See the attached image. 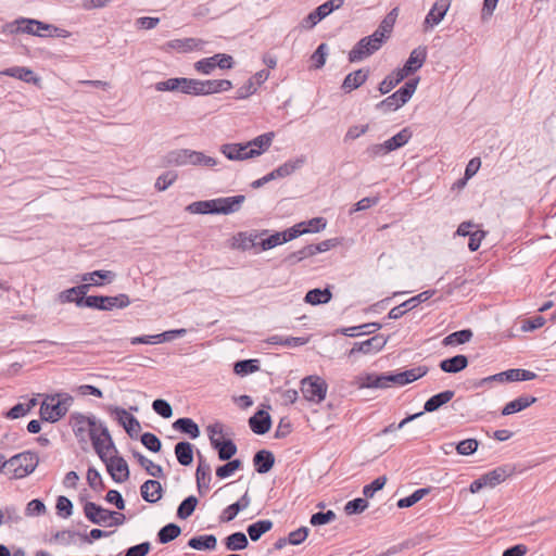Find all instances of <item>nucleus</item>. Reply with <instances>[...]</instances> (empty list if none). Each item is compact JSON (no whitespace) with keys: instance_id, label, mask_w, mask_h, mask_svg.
<instances>
[{"instance_id":"1","label":"nucleus","mask_w":556,"mask_h":556,"mask_svg":"<svg viewBox=\"0 0 556 556\" xmlns=\"http://www.w3.org/2000/svg\"><path fill=\"white\" fill-rule=\"evenodd\" d=\"M72 430L81 444L83 450H86L89 442H91L100 459H104L103 450H114V452H117L108 427L94 415L72 413Z\"/></svg>"},{"instance_id":"2","label":"nucleus","mask_w":556,"mask_h":556,"mask_svg":"<svg viewBox=\"0 0 556 556\" xmlns=\"http://www.w3.org/2000/svg\"><path fill=\"white\" fill-rule=\"evenodd\" d=\"M39 462L35 452L26 451L12 456L4 463V475L10 478L21 479L30 475L37 467Z\"/></svg>"},{"instance_id":"3","label":"nucleus","mask_w":556,"mask_h":556,"mask_svg":"<svg viewBox=\"0 0 556 556\" xmlns=\"http://www.w3.org/2000/svg\"><path fill=\"white\" fill-rule=\"evenodd\" d=\"M328 390L327 382L319 376H307L301 380V391L305 400L320 403Z\"/></svg>"},{"instance_id":"4","label":"nucleus","mask_w":556,"mask_h":556,"mask_svg":"<svg viewBox=\"0 0 556 556\" xmlns=\"http://www.w3.org/2000/svg\"><path fill=\"white\" fill-rule=\"evenodd\" d=\"M538 377V375L533 371L521 369V368H513L508 369L485 378L480 379L479 381L475 382L476 388L483 387L484 384H488L490 382L496 381V382H514V381H528L533 380Z\"/></svg>"},{"instance_id":"5","label":"nucleus","mask_w":556,"mask_h":556,"mask_svg":"<svg viewBox=\"0 0 556 556\" xmlns=\"http://www.w3.org/2000/svg\"><path fill=\"white\" fill-rule=\"evenodd\" d=\"M111 450H103V458L101 459L111 475L112 479L122 483L129 479V468L127 462L122 456H108V452Z\"/></svg>"},{"instance_id":"6","label":"nucleus","mask_w":556,"mask_h":556,"mask_svg":"<svg viewBox=\"0 0 556 556\" xmlns=\"http://www.w3.org/2000/svg\"><path fill=\"white\" fill-rule=\"evenodd\" d=\"M72 302L79 308H91L101 311L102 295H88V285L72 287Z\"/></svg>"},{"instance_id":"7","label":"nucleus","mask_w":556,"mask_h":556,"mask_svg":"<svg viewBox=\"0 0 556 556\" xmlns=\"http://www.w3.org/2000/svg\"><path fill=\"white\" fill-rule=\"evenodd\" d=\"M16 24V31L17 33H24L29 35H35L39 37L43 36H52V31H56L58 28L50 25L42 23L37 20L31 18H20L15 21Z\"/></svg>"},{"instance_id":"8","label":"nucleus","mask_w":556,"mask_h":556,"mask_svg":"<svg viewBox=\"0 0 556 556\" xmlns=\"http://www.w3.org/2000/svg\"><path fill=\"white\" fill-rule=\"evenodd\" d=\"M377 42L376 39H371L369 36L363 37L349 52V61L355 63L369 58L381 48Z\"/></svg>"},{"instance_id":"9","label":"nucleus","mask_w":556,"mask_h":556,"mask_svg":"<svg viewBox=\"0 0 556 556\" xmlns=\"http://www.w3.org/2000/svg\"><path fill=\"white\" fill-rule=\"evenodd\" d=\"M435 293V290H426L419 294L404 301L402 304L390 309L388 318L399 319L404 316L407 312L414 309L419 304L428 301Z\"/></svg>"},{"instance_id":"10","label":"nucleus","mask_w":556,"mask_h":556,"mask_svg":"<svg viewBox=\"0 0 556 556\" xmlns=\"http://www.w3.org/2000/svg\"><path fill=\"white\" fill-rule=\"evenodd\" d=\"M388 342V338L382 334H376L365 341L355 342L353 348L349 351L348 356L352 357L356 353L371 354L381 351Z\"/></svg>"},{"instance_id":"11","label":"nucleus","mask_w":556,"mask_h":556,"mask_svg":"<svg viewBox=\"0 0 556 556\" xmlns=\"http://www.w3.org/2000/svg\"><path fill=\"white\" fill-rule=\"evenodd\" d=\"M197 455L199 458L198 468L195 471V480L197 488L201 495H203L210 489V482L212 480V468L208 463H206L202 453L198 450Z\"/></svg>"},{"instance_id":"12","label":"nucleus","mask_w":556,"mask_h":556,"mask_svg":"<svg viewBox=\"0 0 556 556\" xmlns=\"http://www.w3.org/2000/svg\"><path fill=\"white\" fill-rule=\"evenodd\" d=\"M84 514L90 522L100 526H108V521L113 515L111 514V510H108L93 502L85 503Z\"/></svg>"},{"instance_id":"13","label":"nucleus","mask_w":556,"mask_h":556,"mask_svg":"<svg viewBox=\"0 0 556 556\" xmlns=\"http://www.w3.org/2000/svg\"><path fill=\"white\" fill-rule=\"evenodd\" d=\"M369 75L370 70L368 67H363L351 72L344 77L341 89L344 91V93H350L363 86L367 81Z\"/></svg>"},{"instance_id":"14","label":"nucleus","mask_w":556,"mask_h":556,"mask_svg":"<svg viewBox=\"0 0 556 556\" xmlns=\"http://www.w3.org/2000/svg\"><path fill=\"white\" fill-rule=\"evenodd\" d=\"M427 60V48L419 46L414 49L402 68H399L405 76L417 72Z\"/></svg>"},{"instance_id":"15","label":"nucleus","mask_w":556,"mask_h":556,"mask_svg":"<svg viewBox=\"0 0 556 556\" xmlns=\"http://www.w3.org/2000/svg\"><path fill=\"white\" fill-rule=\"evenodd\" d=\"M274 137L275 132L269 131L245 142L249 148V152L245 156H251V159H253L263 154L271 146Z\"/></svg>"},{"instance_id":"16","label":"nucleus","mask_w":556,"mask_h":556,"mask_svg":"<svg viewBox=\"0 0 556 556\" xmlns=\"http://www.w3.org/2000/svg\"><path fill=\"white\" fill-rule=\"evenodd\" d=\"M215 204V214H232L238 212L241 208V205L245 201V197L242 194L226 197V198H217Z\"/></svg>"},{"instance_id":"17","label":"nucleus","mask_w":556,"mask_h":556,"mask_svg":"<svg viewBox=\"0 0 556 556\" xmlns=\"http://www.w3.org/2000/svg\"><path fill=\"white\" fill-rule=\"evenodd\" d=\"M452 0H435L434 4L426 15L424 25L425 27H434L444 18L450 9Z\"/></svg>"},{"instance_id":"18","label":"nucleus","mask_w":556,"mask_h":556,"mask_svg":"<svg viewBox=\"0 0 556 556\" xmlns=\"http://www.w3.org/2000/svg\"><path fill=\"white\" fill-rule=\"evenodd\" d=\"M111 413L116 415L118 422L124 427L128 435L134 437L132 432H138L140 430L141 427L138 419L126 409L115 406L111 408Z\"/></svg>"},{"instance_id":"19","label":"nucleus","mask_w":556,"mask_h":556,"mask_svg":"<svg viewBox=\"0 0 556 556\" xmlns=\"http://www.w3.org/2000/svg\"><path fill=\"white\" fill-rule=\"evenodd\" d=\"M249 426L255 434L263 435L270 430L271 417L266 410L260 409L249 418Z\"/></svg>"},{"instance_id":"20","label":"nucleus","mask_w":556,"mask_h":556,"mask_svg":"<svg viewBox=\"0 0 556 556\" xmlns=\"http://www.w3.org/2000/svg\"><path fill=\"white\" fill-rule=\"evenodd\" d=\"M140 494L147 503L155 504L163 496L162 484L157 480H147L140 486Z\"/></svg>"},{"instance_id":"21","label":"nucleus","mask_w":556,"mask_h":556,"mask_svg":"<svg viewBox=\"0 0 556 556\" xmlns=\"http://www.w3.org/2000/svg\"><path fill=\"white\" fill-rule=\"evenodd\" d=\"M66 414V407L62 402L48 403L45 401L40 406V417L45 421L54 422Z\"/></svg>"},{"instance_id":"22","label":"nucleus","mask_w":556,"mask_h":556,"mask_svg":"<svg viewBox=\"0 0 556 556\" xmlns=\"http://www.w3.org/2000/svg\"><path fill=\"white\" fill-rule=\"evenodd\" d=\"M255 471L263 475L271 470L275 465V456L268 450H260L253 456Z\"/></svg>"},{"instance_id":"23","label":"nucleus","mask_w":556,"mask_h":556,"mask_svg":"<svg viewBox=\"0 0 556 556\" xmlns=\"http://www.w3.org/2000/svg\"><path fill=\"white\" fill-rule=\"evenodd\" d=\"M212 447L217 451L220 460H229L237 452L238 447L231 439H212Z\"/></svg>"},{"instance_id":"24","label":"nucleus","mask_w":556,"mask_h":556,"mask_svg":"<svg viewBox=\"0 0 556 556\" xmlns=\"http://www.w3.org/2000/svg\"><path fill=\"white\" fill-rule=\"evenodd\" d=\"M203 40L198 38H182V39H173L166 42V48L176 50L181 53L191 52L193 50L201 49Z\"/></svg>"},{"instance_id":"25","label":"nucleus","mask_w":556,"mask_h":556,"mask_svg":"<svg viewBox=\"0 0 556 556\" xmlns=\"http://www.w3.org/2000/svg\"><path fill=\"white\" fill-rule=\"evenodd\" d=\"M538 401L536 397L534 396H530V395H521V396H518L517 399L508 402L503 408H502V412L501 414L503 416H508V415H511V414H515V413H519L526 408H528L529 406H531L532 404H534L535 402Z\"/></svg>"},{"instance_id":"26","label":"nucleus","mask_w":556,"mask_h":556,"mask_svg":"<svg viewBox=\"0 0 556 556\" xmlns=\"http://www.w3.org/2000/svg\"><path fill=\"white\" fill-rule=\"evenodd\" d=\"M468 366V357L458 354L440 362L439 367L442 371L447 374H457Z\"/></svg>"},{"instance_id":"27","label":"nucleus","mask_w":556,"mask_h":556,"mask_svg":"<svg viewBox=\"0 0 556 556\" xmlns=\"http://www.w3.org/2000/svg\"><path fill=\"white\" fill-rule=\"evenodd\" d=\"M220 152L230 161L251 159V156H245L249 152L247 143H225L220 147Z\"/></svg>"},{"instance_id":"28","label":"nucleus","mask_w":556,"mask_h":556,"mask_svg":"<svg viewBox=\"0 0 556 556\" xmlns=\"http://www.w3.org/2000/svg\"><path fill=\"white\" fill-rule=\"evenodd\" d=\"M455 395L453 390H445L429 397L424 405V414L432 413L448 403Z\"/></svg>"},{"instance_id":"29","label":"nucleus","mask_w":556,"mask_h":556,"mask_svg":"<svg viewBox=\"0 0 556 556\" xmlns=\"http://www.w3.org/2000/svg\"><path fill=\"white\" fill-rule=\"evenodd\" d=\"M116 274L111 270H94L83 275L81 280L85 281L84 285H88L89 290L91 287L102 286L103 281L112 282Z\"/></svg>"},{"instance_id":"30","label":"nucleus","mask_w":556,"mask_h":556,"mask_svg":"<svg viewBox=\"0 0 556 556\" xmlns=\"http://www.w3.org/2000/svg\"><path fill=\"white\" fill-rule=\"evenodd\" d=\"M173 428L184 434L189 435V438L192 440L199 438L201 434L198 424L189 417H181L176 419L173 422Z\"/></svg>"},{"instance_id":"31","label":"nucleus","mask_w":556,"mask_h":556,"mask_svg":"<svg viewBox=\"0 0 556 556\" xmlns=\"http://www.w3.org/2000/svg\"><path fill=\"white\" fill-rule=\"evenodd\" d=\"M193 447L188 441H180L175 445V456L181 466H190L193 463Z\"/></svg>"},{"instance_id":"32","label":"nucleus","mask_w":556,"mask_h":556,"mask_svg":"<svg viewBox=\"0 0 556 556\" xmlns=\"http://www.w3.org/2000/svg\"><path fill=\"white\" fill-rule=\"evenodd\" d=\"M511 475V470L506 466L496 467L495 469L482 475L485 485L494 488L504 482Z\"/></svg>"},{"instance_id":"33","label":"nucleus","mask_w":556,"mask_h":556,"mask_svg":"<svg viewBox=\"0 0 556 556\" xmlns=\"http://www.w3.org/2000/svg\"><path fill=\"white\" fill-rule=\"evenodd\" d=\"M332 299L330 288L325 289L315 288L309 290L304 298V301L311 305L326 304Z\"/></svg>"},{"instance_id":"34","label":"nucleus","mask_w":556,"mask_h":556,"mask_svg":"<svg viewBox=\"0 0 556 556\" xmlns=\"http://www.w3.org/2000/svg\"><path fill=\"white\" fill-rule=\"evenodd\" d=\"M202 96L228 91L232 88V83L228 79L202 80Z\"/></svg>"},{"instance_id":"35","label":"nucleus","mask_w":556,"mask_h":556,"mask_svg":"<svg viewBox=\"0 0 556 556\" xmlns=\"http://www.w3.org/2000/svg\"><path fill=\"white\" fill-rule=\"evenodd\" d=\"M306 163V156L300 155L293 160H288L276 168V176L285 178L292 175L295 170L300 169Z\"/></svg>"},{"instance_id":"36","label":"nucleus","mask_w":556,"mask_h":556,"mask_svg":"<svg viewBox=\"0 0 556 556\" xmlns=\"http://www.w3.org/2000/svg\"><path fill=\"white\" fill-rule=\"evenodd\" d=\"M188 545L197 551L214 549L217 545V539L214 534L198 535L191 538Z\"/></svg>"},{"instance_id":"37","label":"nucleus","mask_w":556,"mask_h":556,"mask_svg":"<svg viewBox=\"0 0 556 556\" xmlns=\"http://www.w3.org/2000/svg\"><path fill=\"white\" fill-rule=\"evenodd\" d=\"M3 74L23 80L25 83H33L35 85L38 84L40 80L39 77H37L31 70L22 66L7 68L3 72Z\"/></svg>"},{"instance_id":"38","label":"nucleus","mask_w":556,"mask_h":556,"mask_svg":"<svg viewBox=\"0 0 556 556\" xmlns=\"http://www.w3.org/2000/svg\"><path fill=\"white\" fill-rule=\"evenodd\" d=\"M225 547L228 551L236 552L245 549L249 546V540L243 532H233L224 540Z\"/></svg>"},{"instance_id":"39","label":"nucleus","mask_w":556,"mask_h":556,"mask_svg":"<svg viewBox=\"0 0 556 556\" xmlns=\"http://www.w3.org/2000/svg\"><path fill=\"white\" fill-rule=\"evenodd\" d=\"M413 132L409 127H405L400 130L397 134L392 136L390 139L386 140L384 143L388 147L389 151H395L402 147H404L412 138Z\"/></svg>"},{"instance_id":"40","label":"nucleus","mask_w":556,"mask_h":556,"mask_svg":"<svg viewBox=\"0 0 556 556\" xmlns=\"http://www.w3.org/2000/svg\"><path fill=\"white\" fill-rule=\"evenodd\" d=\"M102 308L101 311H112L114 308H125L130 304L129 296L121 293L114 296L102 295Z\"/></svg>"},{"instance_id":"41","label":"nucleus","mask_w":556,"mask_h":556,"mask_svg":"<svg viewBox=\"0 0 556 556\" xmlns=\"http://www.w3.org/2000/svg\"><path fill=\"white\" fill-rule=\"evenodd\" d=\"M132 456L138 460L140 466L154 478H164L163 468L160 465L154 464L152 460L147 458L138 451H132Z\"/></svg>"},{"instance_id":"42","label":"nucleus","mask_w":556,"mask_h":556,"mask_svg":"<svg viewBox=\"0 0 556 556\" xmlns=\"http://www.w3.org/2000/svg\"><path fill=\"white\" fill-rule=\"evenodd\" d=\"M273 526H274V523L271 520L263 519V520H258L254 523L249 525L247 528V532H248L250 539L253 542H256L261 539V536L263 534H265L266 532L271 530Z\"/></svg>"},{"instance_id":"43","label":"nucleus","mask_w":556,"mask_h":556,"mask_svg":"<svg viewBox=\"0 0 556 556\" xmlns=\"http://www.w3.org/2000/svg\"><path fill=\"white\" fill-rule=\"evenodd\" d=\"M406 76L400 71H393L379 84L378 90L381 94L389 93L394 87L404 80Z\"/></svg>"},{"instance_id":"44","label":"nucleus","mask_w":556,"mask_h":556,"mask_svg":"<svg viewBox=\"0 0 556 556\" xmlns=\"http://www.w3.org/2000/svg\"><path fill=\"white\" fill-rule=\"evenodd\" d=\"M472 336H473V333H472L471 329H462V330L454 331V332L450 333L448 336H446L442 340V344L444 346H448V345L454 346V345L465 344L471 340Z\"/></svg>"},{"instance_id":"45","label":"nucleus","mask_w":556,"mask_h":556,"mask_svg":"<svg viewBox=\"0 0 556 556\" xmlns=\"http://www.w3.org/2000/svg\"><path fill=\"white\" fill-rule=\"evenodd\" d=\"M180 533L181 528L178 525L170 522L159 530L157 541L161 544H167L177 539L180 535Z\"/></svg>"},{"instance_id":"46","label":"nucleus","mask_w":556,"mask_h":556,"mask_svg":"<svg viewBox=\"0 0 556 556\" xmlns=\"http://www.w3.org/2000/svg\"><path fill=\"white\" fill-rule=\"evenodd\" d=\"M419 80V77L410 78L407 81H405L404 85L399 90L394 92L403 105L406 104L415 93Z\"/></svg>"},{"instance_id":"47","label":"nucleus","mask_w":556,"mask_h":556,"mask_svg":"<svg viewBox=\"0 0 556 556\" xmlns=\"http://www.w3.org/2000/svg\"><path fill=\"white\" fill-rule=\"evenodd\" d=\"M419 80V77L410 78L407 81H405L404 85L399 90L394 92L403 105L406 104L415 93Z\"/></svg>"},{"instance_id":"48","label":"nucleus","mask_w":556,"mask_h":556,"mask_svg":"<svg viewBox=\"0 0 556 556\" xmlns=\"http://www.w3.org/2000/svg\"><path fill=\"white\" fill-rule=\"evenodd\" d=\"M216 200L195 201L186 207L191 214H215Z\"/></svg>"},{"instance_id":"49","label":"nucleus","mask_w":556,"mask_h":556,"mask_svg":"<svg viewBox=\"0 0 556 556\" xmlns=\"http://www.w3.org/2000/svg\"><path fill=\"white\" fill-rule=\"evenodd\" d=\"M431 492V488H421L414 491L410 495L400 498L396 503L399 508H408L422 500Z\"/></svg>"},{"instance_id":"50","label":"nucleus","mask_w":556,"mask_h":556,"mask_svg":"<svg viewBox=\"0 0 556 556\" xmlns=\"http://www.w3.org/2000/svg\"><path fill=\"white\" fill-rule=\"evenodd\" d=\"M199 501L194 495L187 496L177 508L179 519H188L197 508Z\"/></svg>"},{"instance_id":"51","label":"nucleus","mask_w":556,"mask_h":556,"mask_svg":"<svg viewBox=\"0 0 556 556\" xmlns=\"http://www.w3.org/2000/svg\"><path fill=\"white\" fill-rule=\"evenodd\" d=\"M257 370H260L258 359H241L233 365V371L239 376H247Z\"/></svg>"},{"instance_id":"52","label":"nucleus","mask_w":556,"mask_h":556,"mask_svg":"<svg viewBox=\"0 0 556 556\" xmlns=\"http://www.w3.org/2000/svg\"><path fill=\"white\" fill-rule=\"evenodd\" d=\"M189 149L174 150L166 154L165 160L169 165L185 166L188 165Z\"/></svg>"},{"instance_id":"53","label":"nucleus","mask_w":556,"mask_h":556,"mask_svg":"<svg viewBox=\"0 0 556 556\" xmlns=\"http://www.w3.org/2000/svg\"><path fill=\"white\" fill-rule=\"evenodd\" d=\"M202 80L181 77L180 91L186 94L202 96Z\"/></svg>"},{"instance_id":"54","label":"nucleus","mask_w":556,"mask_h":556,"mask_svg":"<svg viewBox=\"0 0 556 556\" xmlns=\"http://www.w3.org/2000/svg\"><path fill=\"white\" fill-rule=\"evenodd\" d=\"M403 104L395 93L387 97L384 100L376 104L375 109L381 113H389L399 110Z\"/></svg>"},{"instance_id":"55","label":"nucleus","mask_w":556,"mask_h":556,"mask_svg":"<svg viewBox=\"0 0 556 556\" xmlns=\"http://www.w3.org/2000/svg\"><path fill=\"white\" fill-rule=\"evenodd\" d=\"M479 444L480 443L477 439L470 438L455 444V448L459 455L469 456L477 452ZM450 446L453 447L454 443H451Z\"/></svg>"},{"instance_id":"56","label":"nucleus","mask_w":556,"mask_h":556,"mask_svg":"<svg viewBox=\"0 0 556 556\" xmlns=\"http://www.w3.org/2000/svg\"><path fill=\"white\" fill-rule=\"evenodd\" d=\"M369 506V503L367 498L357 497L354 500L349 501L344 506V511L346 515H357L363 513L365 509H367Z\"/></svg>"},{"instance_id":"57","label":"nucleus","mask_w":556,"mask_h":556,"mask_svg":"<svg viewBox=\"0 0 556 556\" xmlns=\"http://www.w3.org/2000/svg\"><path fill=\"white\" fill-rule=\"evenodd\" d=\"M344 0H328L315 9L316 14L319 15L321 21L330 15L334 10L340 9Z\"/></svg>"},{"instance_id":"58","label":"nucleus","mask_w":556,"mask_h":556,"mask_svg":"<svg viewBox=\"0 0 556 556\" xmlns=\"http://www.w3.org/2000/svg\"><path fill=\"white\" fill-rule=\"evenodd\" d=\"M111 533L112 532L94 528L88 534L72 531V536H78L83 543L91 544L94 540L109 536Z\"/></svg>"},{"instance_id":"59","label":"nucleus","mask_w":556,"mask_h":556,"mask_svg":"<svg viewBox=\"0 0 556 556\" xmlns=\"http://www.w3.org/2000/svg\"><path fill=\"white\" fill-rule=\"evenodd\" d=\"M142 445L153 453H157L162 448L161 440L152 432H144L140 437Z\"/></svg>"},{"instance_id":"60","label":"nucleus","mask_w":556,"mask_h":556,"mask_svg":"<svg viewBox=\"0 0 556 556\" xmlns=\"http://www.w3.org/2000/svg\"><path fill=\"white\" fill-rule=\"evenodd\" d=\"M390 153L388 147L386 146V143H374V144H370L368 146L365 151L363 152V154L368 159V160H376L377 157H381V156H384L386 154Z\"/></svg>"},{"instance_id":"61","label":"nucleus","mask_w":556,"mask_h":556,"mask_svg":"<svg viewBox=\"0 0 556 556\" xmlns=\"http://www.w3.org/2000/svg\"><path fill=\"white\" fill-rule=\"evenodd\" d=\"M387 483V477L386 476H380L378 478H376L372 482H370L369 484H366L364 488H363V494L366 498H371L374 497L375 493L382 490L383 486L386 485Z\"/></svg>"},{"instance_id":"62","label":"nucleus","mask_w":556,"mask_h":556,"mask_svg":"<svg viewBox=\"0 0 556 556\" xmlns=\"http://www.w3.org/2000/svg\"><path fill=\"white\" fill-rule=\"evenodd\" d=\"M178 175L176 172L168 170L160 175L155 181V188L159 191L166 190L169 186H172L177 179Z\"/></svg>"},{"instance_id":"63","label":"nucleus","mask_w":556,"mask_h":556,"mask_svg":"<svg viewBox=\"0 0 556 556\" xmlns=\"http://www.w3.org/2000/svg\"><path fill=\"white\" fill-rule=\"evenodd\" d=\"M336 519V513L331 509L327 511H318L311 516V525L316 526H323L326 523H329Z\"/></svg>"},{"instance_id":"64","label":"nucleus","mask_w":556,"mask_h":556,"mask_svg":"<svg viewBox=\"0 0 556 556\" xmlns=\"http://www.w3.org/2000/svg\"><path fill=\"white\" fill-rule=\"evenodd\" d=\"M153 410L161 417L168 419L173 416V408L170 404L163 399H156L152 403Z\"/></svg>"}]
</instances>
